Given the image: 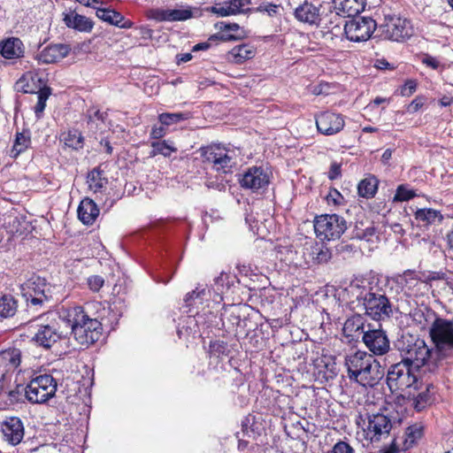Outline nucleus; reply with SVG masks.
Instances as JSON below:
<instances>
[{"instance_id":"nucleus-1","label":"nucleus","mask_w":453,"mask_h":453,"mask_svg":"<svg viewBox=\"0 0 453 453\" xmlns=\"http://www.w3.org/2000/svg\"><path fill=\"white\" fill-rule=\"evenodd\" d=\"M387 284L388 280L370 272L356 278L349 285L357 300L364 306L365 314L375 321L387 320L393 315V305L384 290Z\"/></svg>"},{"instance_id":"nucleus-2","label":"nucleus","mask_w":453,"mask_h":453,"mask_svg":"<svg viewBox=\"0 0 453 453\" xmlns=\"http://www.w3.org/2000/svg\"><path fill=\"white\" fill-rule=\"evenodd\" d=\"M61 318L66 327L71 329L75 341L81 346H89L97 342L102 335V323L96 319H91L80 305L62 306Z\"/></svg>"},{"instance_id":"nucleus-3","label":"nucleus","mask_w":453,"mask_h":453,"mask_svg":"<svg viewBox=\"0 0 453 453\" xmlns=\"http://www.w3.org/2000/svg\"><path fill=\"white\" fill-rule=\"evenodd\" d=\"M344 365L349 379L365 388H373L385 375L380 362L365 351L357 350L346 354Z\"/></svg>"},{"instance_id":"nucleus-4","label":"nucleus","mask_w":453,"mask_h":453,"mask_svg":"<svg viewBox=\"0 0 453 453\" xmlns=\"http://www.w3.org/2000/svg\"><path fill=\"white\" fill-rule=\"evenodd\" d=\"M395 347L400 352L402 361L414 369L423 368V372H434L438 365L437 352H433L424 340L411 334H403L395 342Z\"/></svg>"},{"instance_id":"nucleus-5","label":"nucleus","mask_w":453,"mask_h":453,"mask_svg":"<svg viewBox=\"0 0 453 453\" xmlns=\"http://www.w3.org/2000/svg\"><path fill=\"white\" fill-rule=\"evenodd\" d=\"M61 323H65V320L61 318L59 309L58 312L51 311L35 316L27 324L29 328L35 329L32 341L37 346L50 349L68 333L62 327Z\"/></svg>"},{"instance_id":"nucleus-6","label":"nucleus","mask_w":453,"mask_h":453,"mask_svg":"<svg viewBox=\"0 0 453 453\" xmlns=\"http://www.w3.org/2000/svg\"><path fill=\"white\" fill-rule=\"evenodd\" d=\"M414 368L402 360L391 365L387 372V385L392 393H405L409 397L411 390L418 389V380Z\"/></svg>"},{"instance_id":"nucleus-7","label":"nucleus","mask_w":453,"mask_h":453,"mask_svg":"<svg viewBox=\"0 0 453 453\" xmlns=\"http://www.w3.org/2000/svg\"><path fill=\"white\" fill-rule=\"evenodd\" d=\"M347 229V221L337 214H323L314 220V230L318 238L322 241L336 240Z\"/></svg>"},{"instance_id":"nucleus-8","label":"nucleus","mask_w":453,"mask_h":453,"mask_svg":"<svg viewBox=\"0 0 453 453\" xmlns=\"http://www.w3.org/2000/svg\"><path fill=\"white\" fill-rule=\"evenodd\" d=\"M57 391V381L50 374L39 375L27 385L25 395L31 403H43L53 397Z\"/></svg>"},{"instance_id":"nucleus-9","label":"nucleus","mask_w":453,"mask_h":453,"mask_svg":"<svg viewBox=\"0 0 453 453\" xmlns=\"http://www.w3.org/2000/svg\"><path fill=\"white\" fill-rule=\"evenodd\" d=\"M23 296L26 298L27 309L35 312L46 308V304L52 300L50 287L44 279L39 277L27 284Z\"/></svg>"},{"instance_id":"nucleus-10","label":"nucleus","mask_w":453,"mask_h":453,"mask_svg":"<svg viewBox=\"0 0 453 453\" xmlns=\"http://www.w3.org/2000/svg\"><path fill=\"white\" fill-rule=\"evenodd\" d=\"M201 157L204 164L211 165V168L219 173H227L235 165L234 157L229 151L219 145H210L200 149Z\"/></svg>"},{"instance_id":"nucleus-11","label":"nucleus","mask_w":453,"mask_h":453,"mask_svg":"<svg viewBox=\"0 0 453 453\" xmlns=\"http://www.w3.org/2000/svg\"><path fill=\"white\" fill-rule=\"evenodd\" d=\"M386 39L400 42L410 38L413 34L411 21L395 14L385 15L384 23L380 25Z\"/></svg>"},{"instance_id":"nucleus-12","label":"nucleus","mask_w":453,"mask_h":453,"mask_svg":"<svg viewBox=\"0 0 453 453\" xmlns=\"http://www.w3.org/2000/svg\"><path fill=\"white\" fill-rule=\"evenodd\" d=\"M376 22L369 17H352L345 21L343 34L351 42L367 41L376 29Z\"/></svg>"},{"instance_id":"nucleus-13","label":"nucleus","mask_w":453,"mask_h":453,"mask_svg":"<svg viewBox=\"0 0 453 453\" xmlns=\"http://www.w3.org/2000/svg\"><path fill=\"white\" fill-rule=\"evenodd\" d=\"M328 2H311L304 0L294 10L295 19L304 25L319 27L324 9H327Z\"/></svg>"},{"instance_id":"nucleus-14","label":"nucleus","mask_w":453,"mask_h":453,"mask_svg":"<svg viewBox=\"0 0 453 453\" xmlns=\"http://www.w3.org/2000/svg\"><path fill=\"white\" fill-rule=\"evenodd\" d=\"M430 335L438 351L453 349V319L436 318L430 328Z\"/></svg>"},{"instance_id":"nucleus-15","label":"nucleus","mask_w":453,"mask_h":453,"mask_svg":"<svg viewBox=\"0 0 453 453\" xmlns=\"http://www.w3.org/2000/svg\"><path fill=\"white\" fill-rule=\"evenodd\" d=\"M0 436L9 446L19 445L25 436L24 422L19 417L9 416L0 421Z\"/></svg>"},{"instance_id":"nucleus-16","label":"nucleus","mask_w":453,"mask_h":453,"mask_svg":"<svg viewBox=\"0 0 453 453\" xmlns=\"http://www.w3.org/2000/svg\"><path fill=\"white\" fill-rule=\"evenodd\" d=\"M392 428L390 418L382 413L367 414V424L364 429L365 438L372 442L379 441L388 436Z\"/></svg>"},{"instance_id":"nucleus-17","label":"nucleus","mask_w":453,"mask_h":453,"mask_svg":"<svg viewBox=\"0 0 453 453\" xmlns=\"http://www.w3.org/2000/svg\"><path fill=\"white\" fill-rule=\"evenodd\" d=\"M366 348L376 356L386 354L390 349L389 340L382 329L365 331L362 338Z\"/></svg>"},{"instance_id":"nucleus-18","label":"nucleus","mask_w":453,"mask_h":453,"mask_svg":"<svg viewBox=\"0 0 453 453\" xmlns=\"http://www.w3.org/2000/svg\"><path fill=\"white\" fill-rule=\"evenodd\" d=\"M269 175L258 166H252L247 169L240 179V185L245 189L258 191L269 185Z\"/></svg>"},{"instance_id":"nucleus-19","label":"nucleus","mask_w":453,"mask_h":453,"mask_svg":"<svg viewBox=\"0 0 453 453\" xmlns=\"http://www.w3.org/2000/svg\"><path fill=\"white\" fill-rule=\"evenodd\" d=\"M345 121L339 113L324 111L316 116L318 131L325 135H333L343 129Z\"/></svg>"},{"instance_id":"nucleus-20","label":"nucleus","mask_w":453,"mask_h":453,"mask_svg":"<svg viewBox=\"0 0 453 453\" xmlns=\"http://www.w3.org/2000/svg\"><path fill=\"white\" fill-rule=\"evenodd\" d=\"M344 18L345 16L340 11L334 9L333 4L328 3L327 9H324L322 13L319 27L326 30L333 36H339L343 34L342 25L344 26L345 24Z\"/></svg>"},{"instance_id":"nucleus-21","label":"nucleus","mask_w":453,"mask_h":453,"mask_svg":"<svg viewBox=\"0 0 453 453\" xmlns=\"http://www.w3.org/2000/svg\"><path fill=\"white\" fill-rule=\"evenodd\" d=\"M149 17L157 22L184 21L193 17L190 8L164 9L155 8L150 11Z\"/></svg>"},{"instance_id":"nucleus-22","label":"nucleus","mask_w":453,"mask_h":453,"mask_svg":"<svg viewBox=\"0 0 453 453\" xmlns=\"http://www.w3.org/2000/svg\"><path fill=\"white\" fill-rule=\"evenodd\" d=\"M70 51L71 47L68 44H50L37 55V59L42 64H53L67 57Z\"/></svg>"},{"instance_id":"nucleus-23","label":"nucleus","mask_w":453,"mask_h":453,"mask_svg":"<svg viewBox=\"0 0 453 453\" xmlns=\"http://www.w3.org/2000/svg\"><path fill=\"white\" fill-rule=\"evenodd\" d=\"M96 15L99 19L120 28L127 29L134 26V22L126 19L120 12L110 7H104L103 4L96 8Z\"/></svg>"},{"instance_id":"nucleus-24","label":"nucleus","mask_w":453,"mask_h":453,"mask_svg":"<svg viewBox=\"0 0 453 453\" xmlns=\"http://www.w3.org/2000/svg\"><path fill=\"white\" fill-rule=\"evenodd\" d=\"M24 53V44L19 38L9 37L0 41V55L5 59L17 60L23 58Z\"/></svg>"},{"instance_id":"nucleus-25","label":"nucleus","mask_w":453,"mask_h":453,"mask_svg":"<svg viewBox=\"0 0 453 453\" xmlns=\"http://www.w3.org/2000/svg\"><path fill=\"white\" fill-rule=\"evenodd\" d=\"M395 281L408 296L418 295L422 285V281L412 270H405L402 274L397 275Z\"/></svg>"},{"instance_id":"nucleus-26","label":"nucleus","mask_w":453,"mask_h":453,"mask_svg":"<svg viewBox=\"0 0 453 453\" xmlns=\"http://www.w3.org/2000/svg\"><path fill=\"white\" fill-rule=\"evenodd\" d=\"M332 4L334 9L340 11L345 17L352 18L365 10L366 0H333Z\"/></svg>"},{"instance_id":"nucleus-27","label":"nucleus","mask_w":453,"mask_h":453,"mask_svg":"<svg viewBox=\"0 0 453 453\" xmlns=\"http://www.w3.org/2000/svg\"><path fill=\"white\" fill-rule=\"evenodd\" d=\"M64 21L68 27L79 32L89 33L94 27L92 19L75 12L66 14L64 18Z\"/></svg>"},{"instance_id":"nucleus-28","label":"nucleus","mask_w":453,"mask_h":453,"mask_svg":"<svg viewBox=\"0 0 453 453\" xmlns=\"http://www.w3.org/2000/svg\"><path fill=\"white\" fill-rule=\"evenodd\" d=\"M77 212L83 224L92 225L99 215V209L92 199L85 198L81 202Z\"/></svg>"},{"instance_id":"nucleus-29","label":"nucleus","mask_w":453,"mask_h":453,"mask_svg":"<svg viewBox=\"0 0 453 453\" xmlns=\"http://www.w3.org/2000/svg\"><path fill=\"white\" fill-rule=\"evenodd\" d=\"M365 319L363 315L354 314L350 316L343 325V334L346 337H358L364 334Z\"/></svg>"},{"instance_id":"nucleus-30","label":"nucleus","mask_w":453,"mask_h":453,"mask_svg":"<svg viewBox=\"0 0 453 453\" xmlns=\"http://www.w3.org/2000/svg\"><path fill=\"white\" fill-rule=\"evenodd\" d=\"M255 49L249 44H241L234 47L227 53V59L234 64H242L255 57Z\"/></svg>"},{"instance_id":"nucleus-31","label":"nucleus","mask_w":453,"mask_h":453,"mask_svg":"<svg viewBox=\"0 0 453 453\" xmlns=\"http://www.w3.org/2000/svg\"><path fill=\"white\" fill-rule=\"evenodd\" d=\"M107 118L108 113L106 111H101L95 108L89 109L87 113L88 129L94 133L103 132L106 127L105 122Z\"/></svg>"},{"instance_id":"nucleus-32","label":"nucleus","mask_w":453,"mask_h":453,"mask_svg":"<svg viewBox=\"0 0 453 453\" xmlns=\"http://www.w3.org/2000/svg\"><path fill=\"white\" fill-rule=\"evenodd\" d=\"M0 359L5 366V372L15 371L21 363V351L17 348H10L0 352Z\"/></svg>"},{"instance_id":"nucleus-33","label":"nucleus","mask_w":453,"mask_h":453,"mask_svg":"<svg viewBox=\"0 0 453 453\" xmlns=\"http://www.w3.org/2000/svg\"><path fill=\"white\" fill-rule=\"evenodd\" d=\"M375 234L373 223L369 220H357L352 231V238L366 242H372Z\"/></svg>"},{"instance_id":"nucleus-34","label":"nucleus","mask_w":453,"mask_h":453,"mask_svg":"<svg viewBox=\"0 0 453 453\" xmlns=\"http://www.w3.org/2000/svg\"><path fill=\"white\" fill-rule=\"evenodd\" d=\"M242 308L238 305H230L221 313V321L223 326L228 324V329H234L242 326Z\"/></svg>"},{"instance_id":"nucleus-35","label":"nucleus","mask_w":453,"mask_h":453,"mask_svg":"<svg viewBox=\"0 0 453 453\" xmlns=\"http://www.w3.org/2000/svg\"><path fill=\"white\" fill-rule=\"evenodd\" d=\"M378 185L379 180L374 175H369L358 183V195L364 198H372L377 193Z\"/></svg>"},{"instance_id":"nucleus-36","label":"nucleus","mask_w":453,"mask_h":453,"mask_svg":"<svg viewBox=\"0 0 453 453\" xmlns=\"http://www.w3.org/2000/svg\"><path fill=\"white\" fill-rule=\"evenodd\" d=\"M88 183L89 189L96 192H102L108 183L107 179L104 176V171L99 167L94 168L88 173Z\"/></svg>"},{"instance_id":"nucleus-37","label":"nucleus","mask_w":453,"mask_h":453,"mask_svg":"<svg viewBox=\"0 0 453 453\" xmlns=\"http://www.w3.org/2000/svg\"><path fill=\"white\" fill-rule=\"evenodd\" d=\"M423 436V426L420 424H414L408 426L404 433L403 441V449L407 450Z\"/></svg>"},{"instance_id":"nucleus-38","label":"nucleus","mask_w":453,"mask_h":453,"mask_svg":"<svg viewBox=\"0 0 453 453\" xmlns=\"http://www.w3.org/2000/svg\"><path fill=\"white\" fill-rule=\"evenodd\" d=\"M415 219L425 225H432L441 222L443 217L440 211L424 208L415 212Z\"/></svg>"},{"instance_id":"nucleus-39","label":"nucleus","mask_w":453,"mask_h":453,"mask_svg":"<svg viewBox=\"0 0 453 453\" xmlns=\"http://www.w3.org/2000/svg\"><path fill=\"white\" fill-rule=\"evenodd\" d=\"M31 145V136L28 130L16 133L14 143L12 150L13 157L27 150Z\"/></svg>"},{"instance_id":"nucleus-40","label":"nucleus","mask_w":453,"mask_h":453,"mask_svg":"<svg viewBox=\"0 0 453 453\" xmlns=\"http://www.w3.org/2000/svg\"><path fill=\"white\" fill-rule=\"evenodd\" d=\"M65 145L72 150H81L84 145V138L78 129H72L61 134Z\"/></svg>"},{"instance_id":"nucleus-41","label":"nucleus","mask_w":453,"mask_h":453,"mask_svg":"<svg viewBox=\"0 0 453 453\" xmlns=\"http://www.w3.org/2000/svg\"><path fill=\"white\" fill-rule=\"evenodd\" d=\"M197 321L195 317L187 316L183 320V325L178 326L177 334L179 338H187L190 335L198 334L199 331L197 330Z\"/></svg>"},{"instance_id":"nucleus-42","label":"nucleus","mask_w":453,"mask_h":453,"mask_svg":"<svg viewBox=\"0 0 453 453\" xmlns=\"http://www.w3.org/2000/svg\"><path fill=\"white\" fill-rule=\"evenodd\" d=\"M17 310V302L11 295H4L0 298V316L9 318L15 314Z\"/></svg>"},{"instance_id":"nucleus-43","label":"nucleus","mask_w":453,"mask_h":453,"mask_svg":"<svg viewBox=\"0 0 453 453\" xmlns=\"http://www.w3.org/2000/svg\"><path fill=\"white\" fill-rule=\"evenodd\" d=\"M210 293V289L207 288H196V289L188 292L184 297V303L187 307H192L196 303H203V301Z\"/></svg>"},{"instance_id":"nucleus-44","label":"nucleus","mask_w":453,"mask_h":453,"mask_svg":"<svg viewBox=\"0 0 453 453\" xmlns=\"http://www.w3.org/2000/svg\"><path fill=\"white\" fill-rule=\"evenodd\" d=\"M434 389L433 384H428L425 391L420 392L413 401V406L418 411L424 410L433 401L431 390Z\"/></svg>"},{"instance_id":"nucleus-45","label":"nucleus","mask_w":453,"mask_h":453,"mask_svg":"<svg viewBox=\"0 0 453 453\" xmlns=\"http://www.w3.org/2000/svg\"><path fill=\"white\" fill-rule=\"evenodd\" d=\"M151 147L150 155L153 157L158 154L170 157L173 152L177 151V148L173 145V142L166 140L153 142Z\"/></svg>"},{"instance_id":"nucleus-46","label":"nucleus","mask_w":453,"mask_h":453,"mask_svg":"<svg viewBox=\"0 0 453 453\" xmlns=\"http://www.w3.org/2000/svg\"><path fill=\"white\" fill-rule=\"evenodd\" d=\"M189 116L190 114L188 112H164L158 115V121L163 126L169 127L188 119Z\"/></svg>"},{"instance_id":"nucleus-47","label":"nucleus","mask_w":453,"mask_h":453,"mask_svg":"<svg viewBox=\"0 0 453 453\" xmlns=\"http://www.w3.org/2000/svg\"><path fill=\"white\" fill-rule=\"evenodd\" d=\"M311 257L314 264L322 265L327 263L331 259L332 253L327 247L317 245L312 248Z\"/></svg>"},{"instance_id":"nucleus-48","label":"nucleus","mask_w":453,"mask_h":453,"mask_svg":"<svg viewBox=\"0 0 453 453\" xmlns=\"http://www.w3.org/2000/svg\"><path fill=\"white\" fill-rule=\"evenodd\" d=\"M235 276H231L227 273H221L218 277L214 279L215 292L222 299L221 295L224 294V289H229L234 282Z\"/></svg>"},{"instance_id":"nucleus-49","label":"nucleus","mask_w":453,"mask_h":453,"mask_svg":"<svg viewBox=\"0 0 453 453\" xmlns=\"http://www.w3.org/2000/svg\"><path fill=\"white\" fill-rule=\"evenodd\" d=\"M282 6L269 2H263L257 7L253 9L254 12L265 13L270 18H274L281 15Z\"/></svg>"},{"instance_id":"nucleus-50","label":"nucleus","mask_w":453,"mask_h":453,"mask_svg":"<svg viewBox=\"0 0 453 453\" xmlns=\"http://www.w3.org/2000/svg\"><path fill=\"white\" fill-rule=\"evenodd\" d=\"M51 94V89L49 87H43L37 92V103L35 106V113L37 118H40L46 107V102Z\"/></svg>"},{"instance_id":"nucleus-51","label":"nucleus","mask_w":453,"mask_h":453,"mask_svg":"<svg viewBox=\"0 0 453 453\" xmlns=\"http://www.w3.org/2000/svg\"><path fill=\"white\" fill-rule=\"evenodd\" d=\"M27 386L17 384L15 388L10 389L7 392L8 400L11 403H23L26 399L25 395Z\"/></svg>"},{"instance_id":"nucleus-52","label":"nucleus","mask_w":453,"mask_h":453,"mask_svg":"<svg viewBox=\"0 0 453 453\" xmlns=\"http://www.w3.org/2000/svg\"><path fill=\"white\" fill-rule=\"evenodd\" d=\"M336 250L344 258H348L357 253L359 251V248L353 243L342 242L337 245Z\"/></svg>"},{"instance_id":"nucleus-53","label":"nucleus","mask_w":453,"mask_h":453,"mask_svg":"<svg viewBox=\"0 0 453 453\" xmlns=\"http://www.w3.org/2000/svg\"><path fill=\"white\" fill-rule=\"evenodd\" d=\"M210 352L218 357L227 356L229 353L228 345L224 341H215L210 344Z\"/></svg>"},{"instance_id":"nucleus-54","label":"nucleus","mask_w":453,"mask_h":453,"mask_svg":"<svg viewBox=\"0 0 453 453\" xmlns=\"http://www.w3.org/2000/svg\"><path fill=\"white\" fill-rule=\"evenodd\" d=\"M207 12H211L219 17H227L235 15L234 12H233V9L231 8L230 4L228 3L226 6H221L220 4H215L213 6L207 7L205 9Z\"/></svg>"},{"instance_id":"nucleus-55","label":"nucleus","mask_w":453,"mask_h":453,"mask_svg":"<svg viewBox=\"0 0 453 453\" xmlns=\"http://www.w3.org/2000/svg\"><path fill=\"white\" fill-rule=\"evenodd\" d=\"M415 192L411 189L406 188L403 185L398 186L394 196L395 202L409 201L415 196Z\"/></svg>"},{"instance_id":"nucleus-56","label":"nucleus","mask_w":453,"mask_h":453,"mask_svg":"<svg viewBox=\"0 0 453 453\" xmlns=\"http://www.w3.org/2000/svg\"><path fill=\"white\" fill-rule=\"evenodd\" d=\"M328 453H355V449L347 441H339Z\"/></svg>"},{"instance_id":"nucleus-57","label":"nucleus","mask_w":453,"mask_h":453,"mask_svg":"<svg viewBox=\"0 0 453 453\" xmlns=\"http://www.w3.org/2000/svg\"><path fill=\"white\" fill-rule=\"evenodd\" d=\"M104 280L99 275H92L88 278V285L90 290L97 292L104 286Z\"/></svg>"},{"instance_id":"nucleus-58","label":"nucleus","mask_w":453,"mask_h":453,"mask_svg":"<svg viewBox=\"0 0 453 453\" xmlns=\"http://www.w3.org/2000/svg\"><path fill=\"white\" fill-rule=\"evenodd\" d=\"M229 4L231 5V8L233 9V12H234V14L236 15L244 12L242 8L245 5L250 4L251 0H230Z\"/></svg>"},{"instance_id":"nucleus-59","label":"nucleus","mask_w":453,"mask_h":453,"mask_svg":"<svg viewBox=\"0 0 453 453\" xmlns=\"http://www.w3.org/2000/svg\"><path fill=\"white\" fill-rule=\"evenodd\" d=\"M417 88V83L413 80H408L401 88V94L403 96H411Z\"/></svg>"},{"instance_id":"nucleus-60","label":"nucleus","mask_w":453,"mask_h":453,"mask_svg":"<svg viewBox=\"0 0 453 453\" xmlns=\"http://www.w3.org/2000/svg\"><path fill=\"white\" fill-rule=\"evenodd\" d=\"M215 27L221 32H234L239 30L240 26L237 23L218 22L215 24Z\"/></svg>"},{"instance_id":"nucleus-61","label":"nucleus","mask_w":453,"mask_h":453,"mask_svg":"<svg viewBox=\"0 0 453 453\" xmlns=\"http://www.w3.org/2000/svg\"><path fill=\"white\" fill-rule=\"evenodd\" d=\"M238 39H239V37H237V36H235L234 35L224 33V32L217 33V34L211 35L209 38L210 41L220 40V41H223V42L236 41Z\"/></svg>"},{"instance_id":"nucleus-62","label":"nucleus","mask_w":453,"mask_h":453,"mask_svg":"<svg viewBox=\"0 0 453 453\" xmlns=\"http://www.w3.org/2000/svg\"><path fill=\"white\" fill-rule=\"evenodd\" d=\"M165 126H153L150 132V136L153 139H160L165 134Z\"/></svg>"},{"instance_id":"nucleus-63","label":"nucleus","mask_w":453,"mask_h":453,"mask_svg":"<svg viewBox=\"0 0 453 453\" xmlns=\"http://www.w3.org/2000/svg\"><path fill=\"white\" fill-rule=\"evenodd\" d=\"M422 63L434 70H436L440 65L439 61L435 58L429 55H426V57L423 58Z\"/></svg>"},{"instance_id":"nucleus-64","label":"nucleus","mask_w":453,"mask_h":453,"mask_svg":"<svg viewBox=\"0 0 453 453\" xmlns=\"http://www.w3.org/2000/svg\"><path fill=\"white\" fill-rule=\"evenodd\" d=\"M341 176V165L337 163H333L330 166L328 178L330 180L338 179Z\"/></svg>"}]
</instances>
